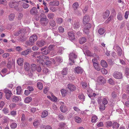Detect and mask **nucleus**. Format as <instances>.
Listing matches in <instances>:
<instances>
[{
  "label": "nucleus",
  "instance_id": "f257e3e1",
  "mask_svg": "<svg viewBox=\"0 0 129 129\" xmlns=\"http://www.w3.org/2000/svg\"><path fill=\"white\" fill-rule=\"evenodd\" d=\"M30 29L28 27L22 28L13 33L14 35L15 36H18L20 35L19 41L20 42H23L25 41L26 39L25 37V34L27 32L29 33L30 32Z\"/></svg>",
  "mask_w": 129,
  "mask_h": 129
},
{
  "label": "nucleus",
  "instance_id": "f03ea898",
  "mask_svg": "<svg viewBox=\"0 0 129 129\" xmlns=\"http://www.w3.org/2000/svg\"><path fill=\"white\" fill-rule=\"evenodd\" d=\"M84 25L82 30L84 33L88 35L89 30L91 27V25L90 23H86Z\"/></svg>",
  "mask_w": 129,
  "mask_h": 129
},
{
  "label": "nucleus",
  "instance_id": "7ed1b4c3",
  "mask_svg": "<svg viewBox=\"0 0 129 129\" xmlns=\"http://www.w3.org/2000/svg\"><path fill=\"white\" fill-rule=\"evenodd\" d=\"M80 27V24L79 21L76 20L73 21L72 24V27L74 31L78 30Z\"/></svg>",
  "mask_w": 129,
  "mask_h": 129
},
{
  "label": "nucleus",
  "instance_id": "20e7f679",
  "mask_svg": "<svg viewBox=\"0 0 129 129\" xmlns=\"http://www.w3.org/2000/svg\"><path fill=\"white\" fill-rule=\"evenodd\" d=\"M113 76L115 79H121L122 78V74L121 72L118 71H115L113 73Z\"/></svg>",
  "mask_w": 129,
  "mask_h": 129
},
{
  "label": "nucleus",
  "instance_id": "39448f33",
  "mask_svg": "<svg viewBox=\"0 0 129 129\" xmlns=\"http://www.w3.org/2000/svg\"><path fill=\"white\" fill-rule=\"evenodd\" d=\"M4 92L6 94V97L7 99H9L13 95L11 91L7 88H5L4 90Z\"/></svg>",
  "mask_w": 129,
  "mask_h": 129
},
{
  "label": "nucleus",
  "instance_id": "423d86ee",
  "mask_svg": "<svg viewBox=\"0 0 129 129\" xmlns=\"http://www.w3.org/2000/svg\"><path fill=\"white\" fill-rule=\"evenodd\" d=\"M41 24L45 26L48 24L49 20L47 17L44 18H42L40 20Z\"/></svg>",
  "mask_w": 129,
  "mask_h": 129
},
{
  "label": "nucleus",
  "instance_id": "0eeeda50",
  "mask_svg": "<svg viewBox=\"0 0 129 129\" xmlns=\"http://www.w3.org/2000/svg\"><path fill=\"white\" fill-rule=\"evenodd\" d=\"M9 7L11 8H14L17 10L18 9V4L14 1L9 3Z\"/></svg>",
  "mask_w": 129,
  "mask_h": 129
},
{
  "label": "nucleus",
  "instance_id": "6e6552de",
  "mask_svg": "<svg viewBox=\"0 0 129 129\" xmlns=\"http://www.w3.org/2000/svg\"><path fill=\"white\" fill-rule=\"evenodd\" d=\"M77 57V55L73 52L70 53L69 55V59L73 63L75 62L73 59H76Z\"/></svg>",
  "mask_w": 129,
  "mask_h": 129
},
{
  "label": "nucleus",
  "instance_id": "1a4fd4ad",
  "mask_svg": "<svg viewBox=\"0 0 129 129\" xmlns=\"http://www.w3.org/2000/svg\"><path fill=\"white\" fill-rule=\"evenodd\" d=\"M68 35L69 39L71 40H74L75 39V37L74 33L73 31H69Z\"/></svg>",
  "mask_w": 129,
  "mask_h": 129
},
{
  "label": "nucleus",
  "instance_id": "9d476101",
  "mask_svg": "<svg viewBox=\"0 0 129 129\" xmlns=\"http://www.w3.org/2000/svg\"><path fill=\"white\" fill-rule=\"evenodd\" d=\"M46 42L44 40H42L38 41L37 42L36 45L40 47H41L46 44Z\"/></svg>",
  "mask_w": 129,
  "mask_h": 129
},
{
  "label": "nucleus",
  "instance_id": "9b49d317",
  "mask_svg": "<svg viewBox=\"0 0 129 129\" xmlns=\"http://www.w3.org/2000/svg\"><path fill=\"white\" fill-rule=\"evenodd\" d=\"M90 20L89 16L88 15H85V16L83 17V22L84 24L88 23Z\"/></svg>",
  "mask_w": 129,
  "mask_h": 129
},
{
  "label": "nucleus",
  "instance_id": "f8f14e48",
  "mask_svg": "<svg viewBox=\"0 0 129 129\" xmlns=\"http://www.w3.org/2000/svg\"><path fill=\"white\" fill-rule=\"evenodd\" d=\"M37 39V36L36 35H34L30 37L29 39L31 42L34 43V42L36 41Z\"/></svg>",
  "mask_w": 129,
  "mask_h": 129
},
{
  "label": "nucleus",
  "instance_id": "ddd939ff",
  "mask_svg": "<svg viewBox=\"0 0 129 129\" xmlns=\"http://www.w3.org/2000/svg\"><path fill=\"white\" fill-rule=\"evenodd\" d=\"M38 13V11L36 7H33L30 10V13L32 15H36Z\"/></svg>",
  "mask_w": 129,
  "mask_h": 129
},
{
  "label": "nucleus",
  "instance_id": "4468645a",
  "mask_svg": "<svg viewBox=\"0 0 129 129\" xmlns=\"http://www.w3.org/2000/svg\"><path fill=\"white\" fill-rule=\"evenodd\" d=\"M98 80L101 84H104L106 82V80L103 76H99L98 79Z\"/></svg>",
  "mask_w": 129,
  "mask_h": 129
},
{
  "label": "nucleus",
  "instance_id": "2eb2a0df",
  "mask_svg": "<svg viewBox=\"0 0 129 129\" xmlns=\"http://www.w3.org/2000/svg\"><path fill=\"white\" fill-rule=\"evenodd\" d=\"M68 88L71 91H75L76 89L75 86L72 84H69L68 85Z\"/></svg>",
  "mask_w": 129,
  "mask_h": 129
},
{
  "label": "nucleus",
  "instance_id": "dca6fc26",
  "mask_svg": "<svg viewBox=\"0 0 129 129\" xmlns=\"http://www.w3.org/2000/svg\"><path fill=\"white\" fill-rule=\"evenodd\" d=\"M83 70L81 68L79 67H76L74 69V71L78 74H82V73Z\"/></svg>",
  "mask_w": 129,
  "mask_h": 129
},
{
  "label": "nucleus",
  "instance_id": "f3484780",
  "mask_svg": "<svg viewBox=\"0 0 129 129\" xmlns=\"http://www.w3.org/2000/svg\"><path fill=\"white\" fill-rule=\"evenodd\" d=\"M86 39L85 37H83L80 38L79 40V42L80 44H83L86 41Z\"/></svg>",
  "mask_w": 129,
  "mask_h": 129
},
{
  "label": "nucleus",
  "instance_id": "a211bd4d",
  "mask_svg": "<svg viewBox=\"0 0 129 129\" xmlns=\"http://www.w3.org/2000/svg\"><path fill=\"white\" fill-rule=\"evenodd\" d=\"M60 109L61 111L63 113H65L68 110L67 107L64 106H61L60 107Z\"/></svg>",
  "mask_w": 129,
  "mask_h": 129
},
{
  "label": "nucleus",
  "instance_id": "6ab92c4d",
  "mask_svg": "<svg viewBox=\"0 0 129 129\" xmlns=\"http://www.w3.org/2000/svg\"><path fill=\"white\" fill-rule=\"evenodd\" d=\"M23 59L22 58H18L17 60V62L18 65L21 66L23 65Z\"/></svg>",
  "mask_w": 129,
  "mask_h": 129
},
{
  "label": "nucleus",
  "instance_id": "aec40b11",
  "mask_svg": "<svg viewBox=\"0 0 129 129\" xmlns=\"http://www.w3.org/2000/svg\"><path fill=\"white\" fill-rule=\"evenodd\" d=\"M20 97V96H17L15 95H14L12 99V101L13 102L16 103L19 100Z\"/></svg>",
  "mask_w": 129,
  "mask_h": 129
},
{
  "label": "nucleus",
  "instance_id": "412c9836",
  "mask_svg": "<svg viewBox=\"0 0 129 129\" xmlns=\"http://www.w3.org/2000/svg\"><path fill=\"white\" fill-rule=\"evenodd\" d=\"M110 12L108 10H107L103 14V17L104 18H107L109 16Z\"/></svg>",
  "mask_w": 129,
  "mask_h": 129
},
{
  "label": "nucleus",
  "instance_id": "4be33fe9",
  "mask_svg": "<svg viewBox=\"0 0 129 129\" xmlns=\"http://www.w3.org/2000/svg\"><path fill=\"white\" fill-rule=\"evenodd\" d=\"M74 119L75 121L78 123H80L82 121L81 118L78 116H75V117Z\"/></svg>",
  "mask_w": 129,
  "mask_h": 129
},
{
  "label": "nucleus",
  "instance_id": "5701e85b",
  "mask_svg": "<svg viewBox=\"0 0 129 129\" xmlns=\"http://www.w3.org/2000/svg\"><path fill=\"white\" fill-rule=\"evenodd\" d=\"M112 126L113 129H117L119 126V125L117 122H114L112 124Z\"/></svg>",
  "mask_w": 129,
  "mask_h": 129
},
{
  "label": "nucleus",
  "instance_id": "b1692460",
  "mask_svg": "<svg viewBox=\"0 0 129 129\" xmlns=\"http://www.w3.org/2000/svg\"><path fill=\"white\" fill-rule=\"evenodd\" d=\"M105 105L104 104H101L99 106V108L100 110L101 111H102L104 110L105 109Z\"/></svg>",
  "mask_w": 129,
  "mask_h": 129
},
{
  "label": "nucleus",
  "instance_id": "393cba45",
  "mask_svg": "<svg viewBox=\"0 0 129 129\" xmlns=\"http://www.w3.org/2000/svg\"><path fill=\"white\" fill-rule=\"evenodd\" d=\"M24 69L27 71L29 70L30 68V64L27 62H25L24 65Z\"/></svg>",
  "mask_w": 129,
  "mask_h": 129
},
{
  "label": "nucleus",
  "instance_id": "a878e982",
  "mask_svg": "<svg viewBox=\"0 0 129 129\" xmlns=\"http://www.w3.org/2000/svg\"><path fill=\"white\" fill-rule=\"evenodd\" d=\"M78 3L77 2H75L72 5V8L74 10H77L79 7Z\"/></svg>",
  "mask_w": 129,
  "mask_h": 129
},
{
  "label": "nucleus",
  "instance_id": "bb28decb",
  "mask_svg": "<svg viewBox=\"0 0 129 129\" xmlns=\"http://www.w3.org/2000/svg\"><path fill=\"white\" fill-rule=\"evenodd\" d=\"M101 64L103 67L106 68L108 66V64L107 62L104 60H102L101 61Z\"/></svg>",
  "mask_w": 129,
  "mask_h": 129
},
{
  "label": "nucleus",
  "instance_id": "cd10ccee",
  "mask_svg": "<svg viewBox=\"0 0 129 129\" xmlns=\"http://www.w3.org/2000/svg\"><path fill=\"white\" fill-rule=\"evenodd\" d=\"M68 70L67 68H64L61 71V73L62 75H66L68 73Z\"/></svg>",
  "mask_w": 129,
  "mask_h": 129
},
{
  "label": "nucleus",
  "instance_id": "c85d7f7f",
  "mask_svg": "<svg viewBox=\"0 0 129 129\" xmlns=\"http://www.w3.org/2000/svg\"><path fill=\"white\" fill-rule=\"evenodd\" d=\"M64 48L62 47H60L58 49L57 53L60 54H61L62 53L63 51L64 50Z\"/></svg>",
  "mask_w": 129,
  "mask_h": 129
},
{
  "label": "nucleus",
  "instance_id": "c756f323",
  "mask_svg": "<svg viewBox=\"0 0 129 129\" xmlns=\"http://www.w3.org/2000/svg\"><path fill=\"white\" fill-rule=\"evenodd\" d=\"M15 17V15L13 14H11L9 16V19L10 21H12L14 19Z\"/></svg>",
  "mask_w": 129,
  "mask_h": 129
},
{
  "label": "nucleus",
  "instance_id": "7c9ffc66",
  "mask_svg": "<svg viewBox=\"0 0 129 129\" xmlns=\"http://www.w3.org/2000/svg\"><path fill=\"white\" fill-rule=\"evenodd\" d=\"M37 86L38 89L40 90L42 89L43 88V85L40 82H38L37 84Z\"/></svg>",
  "mask_w": 129,
  "mask_h": 129
},
{
  "label": "nucleus",
  "instance_id": "2f4dec72",
  "mask_svg": "<svg viewBox=\"0 0 129 129\" xmlns=\"http://www.w3.org/2000/svg\"><path fill=\"white\" fill-rule=\"evenodd\" d=\"M17 94H20L22 92V88L21 87L18 86L17 88Z\"/></svg>",
  "mask_w": 129,
  "mask_h": 129
},
{
  "label": "nucleus",
  "instance_id": "473e14b6",
  "mask_svg": "<svg viewBox=\"0 0 129 129\" xmlns=\"http://www.w3.org/2000/svg\"><path fill=\"white\" fill-rule=\"evenodd\" d=\"M93 65L94 68L98 71H100L101 70V68L98 64L96 63L93 64Z\"/></svg>",
  "mask_w": 129,
  "mask_h": 129
},
{
  "label": "nucleus",
  "instance_id": "72a5a7b5",
  "mask_svg": "<svg viewBox=\"0 0 129 129\" xmlns=\"http://www.w3.org/2000/svg\"><path fill=\"white\" fill-rule=\"evenodd\" d=\"M105 30L103 28H100L98 30V33L100 35H102L105 32Z\"/></svg>",
  "mask_w": 129,
  "mask_h": 129
},
{
  "label": "nucleus",
  "instance_id": "f704fd0d",
  "mask_svg": "<svg viewBox=\"0 0 129 129\" xmlns=\"http://www.w3.org/2000/svg\"><path fill=\"white\" fill-rule=\"evenodd\" d=\"M58 31L60 33H62L64 31V28L62 26H60L58 27Z\"/></svg>",
  "mask_w": 129,
  "mask_h": 129
},
{
  "label": "nucleus",
  "instance_id": "c9c22d12",
  "mask_svg": "<svg viewBox=\"0 0 129 129\" xmlns=\"http://www.w3.org/2000/svg\"><path fill=\"white\" fill-rule=\"evenodd\" d=\"M32 100V98L31 97L26 98L25 100V102L26 103H29Z\"/></svg>",
  "mask_w": 129,
  "mask_h": 129
},
{
  "label": "nucleus",
  "instance_id": "e433bc0d",
  "mask_svg": "<svg viewBox=\"0 0 129 129\" xmlns=\"http://www.w3.org/2000/svg\"><path fill=\"white\" fill-rule=\"evenodd\" d=\"M54 16V14L53 13H49L47 15L48 18L49 19H53Z\"/></svg>",
  "mask_w": 129,
  "mask_h": 129
},
{
  "label": "nucleus",
  "instance_id": "4c0bfd02",
  "mask_svg": "<svg viewBox=\"0 0 129 129\" xmlns=\"http://www.w3.org/2000/svg\"><path fill=\"white\" fill-rule=\"evenodd\" d=\"M30 52V50L28 49L22 52L21 54L23 55H26L29 53Z\"/></svg>",
  "mask_w": 129,
  "mask_h": 129
},
{
  "label": "nucleus",
  "instance_id": "58836bf2",
  "mask_svg": "<svg viewBox=\"0 0 129 129\" xmlns=\"http://www.w3.org/2000/svg\"><path fill=\"white\" fill-rule=\"evenodd\" d=\"M48 113L47 111H44L42 113V118H45L48 115Z\"/></svg>",
  "mask_w": 129,
  "mask_h": 129
},
{
  "label": "nucleus",
  "instance_id": "ea45409f",
  "mask_svg": "<svg viewBox=\"0 0 129 129\" xmlns=\"http://www.w3.org/2000/svg\"><path fill=\"white\" fill-rule=\"evenodd\" d=\"M59 4V2L57 1H53L52 3V4L53 6H58Z\"/></svg>",
  "mask_w": 129,
  "mask_h": 129
},
{
  "label": "nucleus",
  "instance_id": "a19ab883",
  "mask_svg": "<svg viewBox=\"0 0 129 129\" xmlns=\"http://www.w3.org/2000/svg\"><path fill=\"white\" fill-rule=\"evenodd\" d=\"M17 126V124L16 123H12L10 125V127L11 128L13 129H15L16 128Z\"/></svg>",
  "mask_w": 129,
  "mask_h": 129
},
{
  "label": "nucleus",
  "instance_id": "79ce46f5",
  "mask_svg": "<svg viewBox=\"0 0 129 129\" xmlns=\"http://www.w3.org/2000/svg\"><path fill=\"white\" fill-rule=\"evenodd\" d=\"M55 60L58 63L61 62L62 61V59L61 57H56Z\"/></svg>",
  "mask_w": 129,
  "mask_h": 129
},
{
  "label": "nucleus",
  "instance_id": "37998d69",
  "mask_svg": "<svg viewBox=\"0 0 129 129\" xmlns=\"http://www.w3.org/2000/svg\"><path fill=\"white\" fill-rule=\"evenodd\" d=\"M97 118V117L95 115H94L92 117L91 121L92 123H94L96 122Z\"/></svg>",
  "mask_w": 129,
  "mask_h": 129
},
{
  "label": "nucleus",
  "instance_id": "c03bdc74",
  "mask_svg": "<svg viewBox=\"0 0 129 129\" xmlns=\"http://www.w3.org/2000/svg\"><path fill=\"white\" fill-rule=\"evenodd\" d=\"M74 14H76L77 15L81 16V12L77 9L74 10Z\"/></svg>",
  "mask_w": 129,
  "mask_h": 129
},
{
  "label": "nucleus",
  "instance_id": "a18cd8bd",
  "mask_svg": "<svg viewBox=\"0 0 129 129\" xmlns=\"http://www.w3.org/2000/svg\"><path fill=\"white\" fill-rule=\"evenodd\" d=\"M23 17V14L22 13H19L18 14V19L19 20H21Z\"/></svg>",
  "mask_w": 129,
  "mask_h": 129
},
{
  "label": "nucleus",
  "instance_id": "49530a36",
  "mask_svg": "<svg viewBox=\"0 0 129 129\" xmlns=\"http://www.w3.org/2000/svg\"><path fill=\"white\" fill-rule=\"evenodd\" d=\"M85 96L83 94H79L78 95V98L81 100H84L85 99Z\"/></svg>",
  "mask_w": 129,
  "mask_h": 129
},
{
  "label": "nucleus",
  "instance_id": "de8ad7c7",
  "mask_svg": "<svg viewBox=\"0 0 129 129\" xmlns=\"http://www.w3.org/2000/svg\"><path fill=\"white\" fill-rule=\"evenodd\" d=\"M125 74L127 77L129 76V68H126L125 70Z\"/></svg>",
  "mask_w": 129,
  "mask_h": 129
},
{
  "label": "nucleus",
  "instance_id": "09e8293b",
  "mask_svg": "<svg viewBox=\"0 0 129 129\" xmlns=\"http://www.w3.org/2000/svg\"><path fill=\"white\" fill-rule=\"evenodd\" d=\"M62 19L61 18H58L56 20V22L58 24H61L62 22Z\"/></svg>",
  "mask_w": 129,
  "mask_h": 129
},
{
  "label": "nucleus",
  "instance_id": "8fccbe9b",
  "mask_svg": "<svg viewBox=\"0 0 129 129\" xmlns=\"http://www.w3.org/2000/svg\"><path fill=\"white\" fill-rule=\"evenodd\" d=\"M62 95L63 96H64L67 93V91L64 89H62L61 90Z\"/></svg>",
  "mask_w": 129,
  "mask_h": 129
},
{
  "label": "nucleus",
  "instance_id": "3c124183",
  "mask_svg": "<svg viewBox=\"0 0 129 129\" xmlns=\"http://www.w3.org/2000/svg\"><path fill=\"white\" fill-rule=\"evenodd\" d=\"M43 72L45 74H47L49 73V72H50V71H49L48 69L46 68H44L43 69Z\"/></svg>",
  "mask_w": 129,
  "mask_h": 129
},
{
  "label": "nucleus",
  "instance_id": "603ef678",
  "mask_svg": "<svg viewBox=\"0 0 129 129\" xmlns=\"http://www.w3.org/2000/svg\"><path fill=\"white\" fill-rule=\"evenodd\" d=\"M37 66L35 64H33L31 65V68L33 71H35L37 69Z\"/></svg>",
  "mask_w": 129,
  "mask_h": 129
},
{
  "label": "nucleus",
  "instance_id": "864d4df0",
  "mask_svg": "<svg viewBox=\"0 0 129 129\" xmlns=\"http://www.w3.org/2000/svg\"><path fill=\"white\" fill-rule=\"evenodd\" d=\"M2 111L5 114H7L9 113V111L7 108H4L3 109Z\"/></svg>",
  "mask_w": 129,
  "mask_h": 129
},
{
  "label": "nucleus",
  "instance_id": "5fc2aeb1",
  "mask_svg": "<svg viewBox=\"0 0 129 129\" xmlns=\"http://www.w3.org/2000/svg\"><path fill=\"white\" fill-rule=\"evenodd\" d=\"M50 24L51 26L54 27L56 25V23L54 20H52L50 21Z\"/></svg>",
  "mask_w": 129,
  "mask_h": 129
},
{
  "label": "nucleus",
  "instance_id": "6e6d98bb",
  "mask_svg": "<svg viewBox=\"0 0 129 129\" xmlns=\"http://www.w3.org/2000/svg\"><path fill=\"white\" fill-rule=\"evenodd\" d=\"M113 18V16L111 15L106 20V23H108L109 21L112 20Z\"/></svg>",
  "mask_w": 129,
  "mask_h": 129
},
{
  "label": "nucleus",
  "instance_id": "4d7b16f0",
  "mask_svg": "<svg viewBox=\"0 0 129 129\" xmlns=\"http://www.w3.org/2000/svg\"><path fill=\"white\" fill-rule=\"evenodd\" d=\"M117 18L118 20H121L123 18L122 14L120 13H118L117 16Z\"/></svg>",
  "mask_w": 129,
  "mask_h": 129
},
{
  "label": "nucleus",
  "instance_id": "13d9d810",
  "mask_svg": "<svg viewBox=\"0 0 129 129\" xmlns=\"http://www.w3.org/2000/svg\"><path fill=\"white\" fill-rule=\"evenodd\" d=\"M49 52V50H48V49H46L42 51L41 52V53L42 54H43L46 55L48 54Z\"/></svg>",
  "mask_w": 129,
  "mask_h": 129
},
{
  "label": "nucleus",
  "instance_id": "bf43d9fd",
  "mask_svg": "<svg viewBox=\"0 0 129 129\" xmlns=\"http://www.w3.org/2000/svg\"><path fill=\"white\" fill-rule=\"evenodd\" d=\"M111 95L113 99L116 98L117 96L116 93L114 91L112 92Z\"/></svg>",
  "mask_w": 129,
  "mask_h": 129
},
{
  "label": "nucleus",
  "instance_id": "052dcab7",
  "mask_svg": "<svg viewBox=\"0 0 129 129\" xmlns=\"http://www.w3.org/2000/svg\"><path fill=\"white\" fill-rule=\"evenodd\" d=\"M40 53L39 52H35L31 56L33 57H36V56L39 55Z\"/></svg>",
  "mask_w": 129,
  "mask_h": 129
},
{
  "label": "nucleus",
  "instance_id": "680f3d73",
  "mask_svg": "<svg viewBox=\"0 0 129 129\" xmlns=\"http://www.w3.org/2000/svg\"><path fill=\"white\" fill-rule=\"evenodd\" d=\"M102 104H104L105 105L107 104L108 103V101L106 98H103L102 101Z\"/></svg>",
  "mask_w": 129,
  "mask_h": 129
},
{
  "label": "nucleus",
  "instance_id": "e2e57ef3",
  "mask_svg": "<svg viewBox=\"0 0 129 129\" xmlns=\"http://www.w3.org/2000/svg\"><path fill=\"white\" fill-rule=\"evenodd\" d=\"M22 6L23 8L26 9L29 7V5L25 3H24L22 4Z\"/></svg>",
  "mask_w": 129,
  "mask_h": 129
},
{
  "label": "nucleus",
  "instance_id": "0e129e2a",
  "mask_svg": "<svg viewBox=\"0 0 129 129\" xmlns=\"http://www.w3.org/2000/svg\"><path fill=\"white\" fill-rule=\"evenodd\" d=\"M106 124L107 126L108 127H110L112 126V123L111 121H108L107 122H106Z\"/></svg>",
  "mask_w": 129,
  "mask_h": 129
},
{
  "label": "nucleus",
  "instance_id": "69168bd1",
  "mask_svg": "<svg viewBox=\"0 0 129 129\" xmlns=\"http://www.w3.org/2000/svg\"><path fill=\"white\" fill-rule=\"evenodd\" d=\"M109 83L113 85L114 84V81L111 78H110L108 80Z\"/></svg>",
  "mask_w": 129,
  "mask_h": 129
},
{
  "label": "nucleus",
  "instance_id": "338daca9",
  "mask_svg": "<svg viewBox=\"0 0 129 129\" xmlns=\"http://www.w3.org/2000/svg\"><path fill=\"white\" fill-rule=\"evenodd\" d=\"M57 98L54 95H52V101L56 102L57 101Z\"/></svg>",
  "mask_w": 129,
  "mask_h": 129
},
{
  "label": "nucleus",
  "instance_id": "774afa93",
  "mask_svg": "<svg viewBox=\"0 0 129 129\" xmlns=\"http://www.w3.org/2000/svg\"><path fill=\"white\" fill-rule=\"evenodd\" d=\"M34 44V43H32L29 40V41H27L26 42V44L27 45H33Z\"/></svg>",
  "mask_w": 129,
  "mask_h": 129
}]
</instances>
